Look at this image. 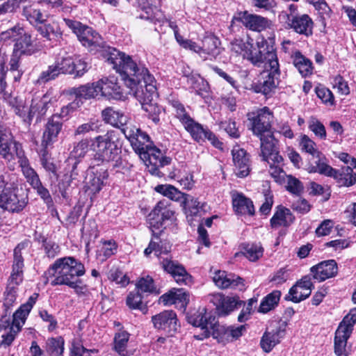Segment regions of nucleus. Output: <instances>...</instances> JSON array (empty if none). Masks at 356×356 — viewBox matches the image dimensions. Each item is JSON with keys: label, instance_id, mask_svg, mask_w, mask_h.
Listing matches in <instances>:
<instances>
[{"label": "nucleus", "instance_id": "obj_1", "mask_svg": "<svg viewBox=\"0 0 356 356\" xmlns=\"http://www.w3.org/2000/svg\"><path fill=\"white\" fill-rule=\"evenodd\" d=\"M108 60L121 74L124 84L140 102L143 109L152 116L153 121L158 122L160 108L152 103L157 97L155 79L147 68L141 63H135L129 56L115 49L110 51Z\"/></svg>", "mask_w": 356, "mask_h": 356}, {"label": "nucleus", "instance_id": "obj_2", "mask_svg": "<svg viewBox=\"0 0 356 356\" xmlns=\"http://www.w3.org/2000/svg\"><path fill=\"white\" fill-rule=\"evenodd\" d=\"M124 133L133 149L144 161L148 171L153 175L161 177L159 168L169 165L171 159L163 156L161 151L156 147L146 145L149 137L139 128L129 127L124 129Z\"/></svg>", "mask_w": 356, "mask_h": 356}, {"label": "nucleus", "instance_id": "obj_3", "mask_svg": "<svg viewBox=\"0 0 356 356\" xmlns=\"http://www.w3.org/2000/svg\"><path fill=\"white\" fill-rule=\"evenodd\" d=\"M173 216L174 211L168 207V202L165 200L159 201L149 213L147 216V220L152 232L153 237L148 247L144 250L145 256H149L154 252L156 257L161 259V254H167L170 252L171 245L170 243L165 241H162L159 237L163 231L156 232V230L163 227L165 220H172Z\"/></svg>", "mask_w": 356, "mask_h": 356}, {"label": "nucleus", "instance_id": "obj_4", "mask_svg": "<svg viewBox=\"0 0 356 356\" xmlns=\"http://www.w3.org/2000/svg\"><path fill=\"white\" fill-rule=\"evenodd\" d=\"M86 273L84 265L73 257L57 259L47 271L52 286L72 284V282Z\"/></svg>", "mask_w": 356, "mask_h": 356}, {"label": "nucleus", "instance_id": "obj_5", "mask_svg": "<svg viewBox=\"0 0 356 356\" xmlns=\"http://www.w3.org/2000/svg\"><path fill=\"white\" fill-rule=\"evenodd\" d=\"M28 203V195L18 187L15 176L0 173V207L11 212L22 211Z\"/></svg>", "mask_w": 356, "mask_h": 356}, {"label": "nucleus", "instance_id": "obj_6", "mask_svg": "<svg viewBox=\"0 0 356 356\" xmlns=\"http://www.w3.org/2000/svg\"><path fill=\"white\" fill-rule=\"evenodd\" d=\"M116 140L117 134L115 131H108L104 135L96 136L93 140L95 151L94 160L101 163L113 162V168H120L122 164L120 158L121 149Z\"/></svg>", "mask_w": 356, "mask_h": 356}, {"label": "nucleus", "instance_id": "obj_7", "mask_svg": "<svg viewBox=\"0 0 356 356\" xmlns=\"http://www.w3.org/2000/svg\"><path fill=\"white\" fill-rule=\"evenodd\" d=\"M63 21L66 26L76 34L79 40L84 47H87L90 51H99L103 49L104 51V58L106 59L108 63L113 67V65L108 62V56L111 49L118 51L116 49L106 47L103 38L97 32L92 28L82 24L80 22L67 18H64Z\"/></svg>", "mask_w": 356, "mask_h": 356}, {"label": "nucleus", "instance_id": "obj_8", "mask_svg": "<svg viewBox=\"0 0 356 356\" xmlns=\"http://www.w3.org/2000/svg\"><path fill=\"white\" fill-rule=\"evenodd\" d=\"M250 47L245 54V58L254 66L260 67L264 63L265 68L268 69L271 61H278L273 40L268 41L264 38H259L256 46L250 42Z\"/></svg>", "mask_w": 356, "mask_h": 356}, {"label": "nucleus", "instance_id": "obj_9", "mask_svg": "<svg viewBox=\"0 0 356 356\" xmlns=\"http://www.w3.org/2000/svg\"><path fill=\"white\" fill-rule=\"evenodd\" d=\"M356 323V308L352 309L340 323L334 339V350L337 356H348L346 349L347 341L350 338Z\"/></svg>", "mask_w": 356, "mask_h": 356}, {"label": "nucleus", "instance_id": "obj_10", "mask_svg": "<svg viewBox=\"0 0 356 356\" xmlns=\"http://www.w3.org/2000/svg\"><path fill=\"white\" fill-rule=\"evenodd\" d=\"M190 44L185 49L196 52L203 60H213L221 53L220 41L214 35H205L202 40V45L189 40Z\"/></svg>", "mask_w": 356, "mask_h": 356}, {"label": "nucleus", "instance_id": "obj_11", "mask_svg": "<svg viewBox=\"0 0 356 356\" xmlns=\"http://www.w3.org/2000/svg\"><path fill=\"white\" fill-rule=\"evenodd\" d=\"M188 323L193 326L200 327L202 332L194 335L198 340H202L212 336V333L216 328L218 323L216 318L205 308H202L188 317Z\"/></svg>", "mask_w": 356, "mask_h": 356}, {"label": "nucleus", "instance_id": "obj_12", "mask_svg": "<svg viewBox=\"0 0 356 356\" xmlns=\"http://www.w3.org/2000/svg\"><path fill=\"white\" fill-rule=\"evenodd\" d=\"M29 243V241H24L19 243L14 248L12 272L9 278H10V282L15 284H21L23 281L24 268V257L28 254Z\"/></svg>", "mask_w": 356, "mask_h": 356}, {"label": "nucleus", "instance_id": "obj_13", "mask_svg": "<svg viewBox=\"0 0 356 356\" xmlns=\"http://www.w3.org/2000/svg\"><path fill=\"white\" fill-rule=\"evenodd\" d=\"M273 118V114L268 108L264 107L259 110L257 115L250 119L253 134L259 138L272 135L271 122Z\"/></svg>", "mask_w": 356, "mask_h": 356}, {"label": "nucleus", "instance_id": "obj_14", "mask_svg": "<svg viewBox=\"0 0 356 356\" xmlns=\"http://www.w3.org/2000/svg\"><path fill=\"white\" fill-rule=\"evenodd\" d=\"M152 321L155 328L170 337L177 332L179 327L177 314L172 310H165L153 316Z\"/></svg>", "mask_w": 356, "mask_h": 356}, {"label": "nucleus", "instance_id": "obj_15", "mask_svg": "<svg viewBox=\"0 0 356 356\" xmlns=\"http://www.w3.org/2000/svg\"><path fill=\"white\" fill-rule=\"evenodd\" d=\"M211 302L216 306V311L220 316H227L242 305L243 301L238 296H226L222 293H216L212 296Z\"/></svg>", "mask_w": 356, "mask_h": 356}, {"label": "nucleus", "instance_id": "obj_16", "mask_svg": "<svg viewBox=\"0 0 356 356\" xmlns=\"http://www.w3.org/2000/svg\"><path fill=\"white\" fill-rule=\"evenodd\" d=\"M266 70L269 71V73L265 80L254 86L256 92H261L266 95L272 92L279 83L280 70L278 61H271V65L268 66Z\"/></svg>", "mask_w": 356, "mask_h": 356}, {"label": "nucleus", "instance_id": "obj_17", "mask_svg": "<svg viewBox=\"0 0 356 356\" xmlns=\"http://www.w3.org/2000/svg\"><path fill=\"white\" fill-rule=\"evenodd\" d=\"M97 83L99 85V95L108 99L118 100L124 97L118 79L113 76L103 77Z\"/></svg>", "mask_w": 356, "mask_h": 356}, {"label": "nucleus", "instance_id": "obj_18", "mask_svg": "<svg viewBox=\"0 0 356 356\" xmlns=\"http://www.w3.org/2000/svg\"><path fill=\"white\" fill-rule=\"evenodd\" d=\"M184 127L191 134L192 138L198 143L204 142L205 140L207 139L218 148L222 145V143L210 130L204 129L200 124L196 122L193 119L190 120Z\"/></svg>", "mask_w": 356, "mask_h": 356}, {"label": "nucleus", "instance_id": "obj_19", "mask_svg": "<svg viewBox=\"0 0 356 356\" xmlns=\"http://www.w3.org/2000/svg\"><path fill=\"white\" fill-rule=\"evenodd\" d=\"M261 141V154L262 160L268 163L272 161L274 163H281L283 161L282 157L279 154L277 148V141L273 134L259 138Z\"/></svg>", "mask_w": 356, "mask_h": 356}, {"label": "nucleus", "instance_id": "obj_20", "mask_svg": "<svg viewBox=\"0 0 356 356\" xmlns=\"http://www.w3.org/2000/svg\"><path fill=\"white\" fill-rule=\"evenodd\" d=\"M160 262L163 270L170 273L177 284L180 285H190L192 283V277L177 262L172 261L168 258L163 259Z\"/></svg>", "mask_w": 356, "mask_h": 356}, {"label": "nucleus", "instance_id": "obj_21", "mask_svg": "<svg viewBox=\"0 0 356 356\" xmlns=\"http://www.w3.org/2000/svg\"><path fill=\"white\" fill-rule=\"evenodd\" d=\"M246 331V326L241 325L237 327H225L218 323L216 328L212 333V337L219 343H226L238 339Z\"/></svg>", "mask_w": 356, "mask_h": 356}, {"label": "nucleus", "instance_id": "obj_22", "mask_svg": "<svg viewBox=\"0 0 356 356\" xmlns=\"http://www.w3.org/2000/svg\"><path fill=\"white\" fill-rule=\"evenodd\" d=\"M312 277L318 282L334 277L338 272L337 262L334 259L323 261L310 269Z\"/></svg>", "mask_w": 356, "mask_h": 356}, {"label": "nucleus", "instance_id": "obj_23", "mask_svg": "<svg viewBox=\"0 0 356 356\" xmlns=\"http://www.w3.org/2000/svg\"><path fill=\"white\" fill-rule=\"evenodd\" d=\"M234 172L237 177H245L250 173V159L246 151L239 147H234L232 151Z\"/></svg>", "mask_w": 356, "mask_h": 356}, {"label": "nucleus", "instance_id": "obj_24", "mask_svg": "<svg viewBox=\"0 0 356 356\" xmlns=\"http://www.w3.org/2000/svg\"><path fill=\"white\" fill-rule=\"evenodd\" d=\"M213 280L220 289H237L242 291L245 289L243 280L234 274H227L225 271L218 270L215 273Z\"/></svg>", "mask_w": 356, "mask_h": 356}, {"label": "nucleus", "instance_id": "obj_25", "mask_svg": "<svg viewBox=\"0 0 356 356\" xmlns=\"http://www.w3.org/2000/svg\"><path fill=\"white\" fill-rule=\"evenodd\" d=\"M314 288L312 277L309 275L304 276L289 291V298L293 302H300L307 298Z\"/></svg>", "mask_w": 356, "mask_h": 356}, {"label": "nucleus", "instance_id": "obj_26", "mask_svg": "<svg viewBox=\"0 0 356 356\" xmlns=\"http://www.w3.org/2000/svg\"><path fill=\"white\" fill-rule=\"evenodd\" d=\"M102 118L104 120L113 127L120 128L122 133H124V129L127 127H136V126L128 123V117L123 113L115 111L113 108L108 107L102 111Z\"/></svg>", "mask_w": 356, "mask_h": 356}, {"label": "nucleus", "instance_id": "obj_27", "mask_svg": "<svg viewBox=\"0 0 356 356\" xmlns=\"http://www.w3.org/2000/svg\"><path fill=\"white\" fill-rule=\"evenodd\" d=\"M17 146H19V149L23 151L21 144L14 140L11 134L0 130V155L8 161L13 159L14 153L17 157L18 148L17 149Z\"/></svg>", "mask_w": 356, "mask_h": 356}, {"label": "nucleus", "instance_id": "obj_28", "mask_svg": "<svg viewBox=\"0 0 356 356\" xmlns=\"http://www.w3.org/2000/svg\"><path fill=\"white\" fill-rule=\"evenodd\" d=\"M63 124V120L59 119L58 115H53L48 119L42 136V144L44 145L48 146L57 139L59 133L62 130Z\"/></svg>", "mask_w": 356, "mask_h": 356}, {"label": "nucleus", "instance_id": "obj_29", "mask_svg": "<svg viewBox=\"0 0 356 356\" xmlns=\"http://www.w3.org/2000/svg\"><path fill=\"white\" fill-rule=\"evenodd\" d=\"M313 21L311 17L306 14L302 15L288 17V25L296 33L306 36L312 34Z\"/></svg>", "mask_w": 356, "mask_h": 356}, {"label": "nucleus", "instance_id": "obj_30", "mask_svg": "<svg viewBox=\"0 0 356 356\" xmlns=\"http://www.w3.org/2000/svg\"><path fill=\"white\" fill-rule=\"evenodd\" d=\"M160 302L164 305H177L185 309L189 302V294L183 289H172L160 297Z\"/></svg>", "mask_w": 356, "mask_h": 356}, {"label": "nucleus", "instance_id": "obj_31", "mask_svg": "<svg viewBox=\"0 0 356 356\" xmlns=\"http://www.w3.org/2000/svg\"><path fill=\"white\" fill-rule=\"evenodd\" d=\"M241 23L254 31H261L270 26V21L262 16L249 13L248 11L241 14L239 17Z\"/></svg>", "mask_w": 356, "mask_h": 356}, {"label": "nucleus", "instance_id": "obj_32", "mask_svg": "<svg viewBox=\"0 0 356 356\" xmlns=\"http://www.w3.org/2000/svg\"><path fill=\"white\" fill-rule=\"evenodd\" d=\"M38 296V293H33L29 297L27 302L22 305L14 313L12 325L14 326V329H15L17 332H19L22 327L25 323L26 319L33 308V306L35 305Z\"/></svg>", "mask_w": 356, "mask_h": 356}, {"label": "nucleus", "instance_id": "obj_33", "mask_svg": "<svg viewBox=\"0 0 356 356\" xmlns=\"http://www.w3.org/2000/svg\"><path fill=\"white\" fill-rule=\"evenodd\" d=\"M231 197L232 199V205L234 210L237 213L250 216L254 215V208L252 201L246 197L243 193H238L236 191L231 192Z\"/></svg>", "mask_w": 356, "mask_h": 356}, {"label": "nucleus", "instance_id": "obj_34", "mask_svg": "<svg viewBox=\"0 0 356 356\" xmlns=\"http://www.w3.org/2000/svg\"><path fill=\"white\" fill-rule=\"evenodd\" d=\"M99 85L97 82L88 83L79 87H73L69 89L68 93L75 97L76 99L88 100L94 99L99 95Z\"/></svg>", "mask_w": 356, "mask_h": 356}, {"label": "nucleus", "instance_id": "obj_35", "mask_svg": "<svg viewBox=\"0 0 356 356\" xmlns=\"http://www.w3.org/2000/svg\"><path fill=\"white\" fill-rule=\"evenodd\" d=\"M285 335V330L278 327L272 331H266L260 341V346L266 353L270 352L273 348L280 343Z\"/></svg>", "mask_w": 356, "mask_h": 356}, {"label": "nucleus", "instance_id": "obj_36", "mask_svg": "<svg viewBox=\"0 0 356 356\" xmlns=\"http://www.w3.org/2000/svg\"><path fill=\"white\" fill-rule=\"evenodd\" d=\"M295 217L290 209L280 205L270 219V225L273 228L279 227H288L294 221Z\"/></svg>", "mask_w": 356, "mask_h": 356}, {"label": "nucleus", "instance_id": "obj_37", "mask_svg": "<svg viewBox=\"0 0 356 356\" xmlns=\"http://www.w3.org/2000/svg\"><path fill=\"white\" fill-rule=\"evenodd\" d=\"M332 177L339 186L349 187L356 183V173L351 167H342L339 170H334Z\"/></svg>", "mask_w": 356, "mask_h": 356}, {"label": "nucleus", "instance_id": "obj_38", "mask_svg": "<svg viewBox=\"0 0 356 356\" xmlns=\"http://www.w3.org/2000/svg\"><path fill=\"white\" fill-rule=\"evenodd\" d=\"M17 159L19 166L22 168V171L27 181L31 185H37L38 180H40L38 175L35 170L30 166L28 159L24 156V151L19 149V147L17 146Z\"/></svg>", "mask_w": 356, "mask_h": 356}, {"label": "nucleus", "instance_id": "obj_39", "mask_svg": "<svg viewBox=\"0 0 356 356\" xmlns=\"http://www.w3.org/2000/svg\"><path fill=\"white\" fill-rule=\"evenodd\" d=\"M292 60L294 66L303 77L312 74L313 67L312 61L305 57L299 51L292 54Z\"/></svg>", "mask_w": 356, "mask_h": 356}, {"label": "nucleus", "instance_id": "obj_40", "mask_svg": "<svg viewBox=\"0 0 356 356\" xmlns=\"http://www.w3.org/2000/svg\"><path fill=\"white\" fill-rule=\"evenodd\" d=\"M38 31L47 40L51 41L55 44L63 38V32L58 24L56 22L47 24L40 26Z\"/></svg>", "mask_w": 356, "mask_h": 356}, {"label": "nucleus", "instance_id": "obj_41", "mask_svg": "<svg viewBox=\"0 0 356 356\" xmlns=\"http://www.w3.org/2000/svg\"><path fill=\"white\" fill-rule=\"evenodd\" d=\"M35 51L31 39V35L26 34L24 31L14 45L13 53H16L19 56L32 55Z\"/></svg>", "mask_w": 356, "mask_h": 356}, {"label": "nucleus", "instance_id": "obj_42", "mask_svg": "<svg viewBox=\"0 0 356 356\" xmlns=\"http://www.w3.org/2000/svg\"><path fill=\"white\" fill-rule=\"evenodd\" d=\"M118 245L114 240L101 241L96 252L97 259L101 262L107 260L117 252Z\"/></svg>", "mask_w": 356, "mask_h": 356}, {"label": "nucleus", "instance_id": "obj_43", "mask_svg": "<svg viewBox=\"0 0 356 356\" xmlns=\"http://www.w3.org/2000/svg\"><path fill=\"white\" fill-rule=\"evenodd\" d=\"M6 101L13 108L14 112L22 118L24 122L31 123V119H29V107L26 105L25 102L22 99L8 95V99Z\"/></svg>", "mask_w": 356, "mask_h": 356}, {"label": "nucleus", "instance_id": "obj_44", "mask_svg": "<svg viewBox=\"0 0 356 356\" xmlns=\"http://www.w3.org/2000/svg\"><path fill=\"white\" fill-rule=\"evenodd\" d=\"M108 177V173L106 170L97 171L90 175L88 182V191L93 194L99 193L104 185V181L107 179Z\"/></svg>", "mask_w": 356, "mask_h": 356}, {"label": "nucleus", "instance_id": "obj_45", "mask_svg": "<svg viewBox=\"0 0 356 356\" xmlns=\"http://www.w3.org/2000/svg\"><path fill=\"white\" fill-rule=\"evenodd\" d=\"M51 105V99L46 95L40 99H33L29 107V119L32 120L36 113L41 116L44 115Z\"/></svg>", "mask_w": 356, "mask_h": 356}, {"label": "nucleus", "instance_id": "obj_46", "mask_svg": "<svg viewBox=\"0 0 356 356\" xmlns=\"http://www.w3.org/2000/svg\"><path fill=\"white\" fill-rule=\"evenodd\" d=\"M318 160L315 161V165L310 164L308 166V171L310 173L318 172L321 175H324L328 177H332L334 168L330 166L327 162L325 158L321 154V156L316 157Z\"/></svg>", "mask_w": 356, "mask_h": 356}, {"label": "nucleus", "instance_id": "obj_47", "mask_svg": "<svg viewBox=\"0 0 356 356\" xmlns=\"http://www.w3.org/2000/svg\"><path fill=\"white\" fill-rule=\"evenodd\" d=\"M280 296L281 292L277 290L268 294L261 302L259 312L265 314L274 309L277 305Z\"/></svg>", "mask_w": 356, "mask_h": 356}, {"label": "nucleus", "instance_id": "obj_48", "mask_svg": "<svg viewBox=\"0 0 356 356\" xmlns=\"http://www.w3.org/2000/svg\"><path fill=\"white\" fill-rule=\"evenodd\" d=\"M90 142L87 138H83L78 143H75L73 149L70 153L69 162L74 159L75 161H80L89 151Z\"/></svg>", "mask_w": 356, "mask_h": 356}, {"label": "nucleus", "instance_id": "obj_49", "mask_svg": "<svg viewBox=\"0 0 356 356\" xmlns=\"http://www.w3.org/2000/svg\"><path fill=\"white\" fill-rule=\"evenodd\" d=\"M64 343L61 337L50 338L46 343V351L50 356H61L64 351Z\"/></svg>", "mask_w": 356, "mask_h": 356}, {"label": "nucleus", "instance_id": "obj_50", "mask_svg": "<svg viewBox=\"0 0 356 356\" xmlns=\"http://www.w3.org/2000/svg\"><path fill=\"white\" fill-rule=\"evenodd\" d=\"M299 145L302 152L307 153L313 157L321 156V152L318 149L316 143L307 135L300 136Z\"/></svg>", "mask_w": 356, "mask_h": 356}, {"label": "nucleus", "instance_id": "obj_51", "mask_svg": "<svg viewBox=\"0 0 356 356\" xmlns=\"http://www.w3.org/2000/svg\"><path fill=\"white\" fill-rule=\"evenodd\" d=\"M243 253L251 261H255L262 257L264 248L260 243H248L243 246Z\"/></svg>", "mask_w": 356, "mask_h": 356}, {"label": "nucleus", "instance_id": "obj_52", "mask_svg": "<svg viewBox=\"0 0 356 356\" xmlns=\"http://www.w3.org/2000/svg\"><path fill=\"white\" fill-rule=\"evenodd\" d=\"M23 15L31 24L42 23L44 21L43 15L38 9L37 4L24 6L23 8Z\"/></svg>", "mask_w": 356, "mask_h": 356}, {"label": "nucleus", "instance_id": "obj_53", "mask_svg": "<svg viewBox=\"0 0 356 356\" xmlns=\"http://www.w3.org/2000/svg\"><path fill=\"white\" fill-rule=\"evenodd\" d=\"M155 190L156 192L175 201L181 200L185 195L184 193H181L172 185H158L155 188Z\"/></svg>", "mask_w": 356, "mask_h": 356}, {"label": "nucleus", "instance_id": "obj_54", "mask_svg": "<svg viewBox=\"0 0 356 356\" xmlns=\"http://www.w3.org/2000/svg\"><path fill=\"white\" fill-rule=\"evenodd\" d=\"M129 339V334L126 331L118 332L115 336V350L122 356L127 355V346Z\"/></svg>", "mask_w": 356, "mask_h": 356}, {"label": "nucleus", "instance_id": "obj_55", "mask_svg": "<svg viewBox=\"0 0 356 356\" xmlns=\"http://www.w3.org/2000/svg\"><path fill=\"white\" fill-rule=\"evenodd\" d=\"M308 128L320 139H326L327 134L325 126L316 117L312 116L308 120Z\"/></svg>", "mask_w": 356, "mask_h": 356}, {"label": "nucleus", "instance_id": "obj_56", "mask_svg": "<svg viewBox=\"0 0 356 356\" xmlns=\"http://www.w3.org/2000/svg\"><path fill=\"white\" fill-rule=\"evenodd\" d=\"M23 32L24 29L19 25H16L2 32L0 34V41L8 43L14 41L16 42L19 36L23 34Z\"/></svg>", "mask_w": 356, "mask_h": 356}, {"label": "nucleus", "instance_id": "obj_57", "mask_svg": "<svg viewBox=\"0 0 356 356\" xmlns=\"http://www.w3.org/2000/svg\"><path fill=\"white\" fill-rule=\"evenodd\" d=\"M74 58L67 56L56 60L55 65L60 74H73L74 73Z\"/></svg>", "mask_w": 356, "mask_h": 356}, {"label": "nucleus", "instance_id": "obj_58", "mask_svg": "<svg viewBox=\"0 0 356 356\" xmlns=\"http://www.w3.org/2000/svg\"><path fill=\"white\" fill-rule=\"evenodd\" d=\"M60 74L55 63L49 65L47 70H43L38 76L36 83L38 84L45 83L51 80L55 79Z\"/></svg>", "mask_w": 356, "mask_h": 356}, {"label": "nucleus", "instance_id": "obj_59", "mask_svg": "<svg viewBox=\"0 0 356 356\" xmlns=\"http://www.w3.org/2000/svg\"><path fill=\"white\" fill-rule=\"evenodd\" d=\"M98 120L91 119L89 121L79 125L74 130V136H83L91 131H97L99 129Z\"/></svg>", "mask_w": 356, "mask_h": 356}, {"label": "nucleus", "instance_id": "obj_60", "mask_svg": "<svg viewBox=\"0 0 356 356\" xmlns=\"http://www.w3.org/2000/svg\"><path fill=\"white\" fill-rule=\"evenodd\" d=\"M19 284L12 282H10V278L8 279L4 300V305L6 307H10L15 302L17 298V287Z\"/></svg>", "mask_w": 356, "mask_h": 356}, {"label": "nucleus", "instance_id": "obj_61", "mask_svg": "<svg viewBox=\"0 0 356 356\" xmlns=\"http://www.w3.org/2000/svg\"><path fill=\"white\" fill-rule=\"evenodd\" d=\"M143 296L140 291L136 289L129 293L127 298V305L131 309H141L143 304Z\"/></svg>", "mask_w": 356, "mask_h": 356}, {"label": "nucleus", "instance_id": "obj_62", "mask_svg": "<svg viewBox=\"0 0 356 356\" xmlns=\"http://www.w3.org/2000/svg\"><path fill=\"white\" fill-rule=\"evenodd\" d=\"M269 163V173L274 180L279 183L282 184L285 181L286 176L285 172L280 167V163H274L270 161Z\"/></svg>", "mask_w": 356, "mask_h": 356}, {"label": "nucleus", "instance_id": "obj_63", "mask_svg": "<svg viewBox=\"0 0 356 356\" xmlns=\"http://www.w3.org/2000/svg\"><path fill=\"white\" fill-rule=\"evenodd\" d=\"M250 47V42H245L242 40L235 39L230 43L231 51L236 55H241L243 58H245V54Z\"/></svg>", "mask_w": 356, "mask_h": 356}, {"label": "nucleus", "instance_id": "obj_64", "mask_svg": "<svg viewBox=\"0 0 356 356\" xmlns=\"http://www.w3.org/2000/svg\"><path fill=\"white\" fill-rule=\"evenodd\" d=\"M332 84L334 88H337L339 93L342 95H347L350 93L348 83L343 78L338 74L332 77Z\"/></svg>", "mask_w": 356, "mask_h": 356}]
</instances>
